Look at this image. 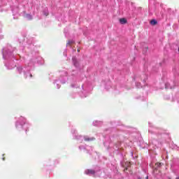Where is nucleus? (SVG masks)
<instances>
[{"mask_svg": "<svg viewBox=\"0 0 179 179\" xmlns=\"http://www.w3.org/2000/svg\"><path fill=\"white\" fill-rule=\"evenodd\" d=\"M29 66H31V64H29L27 68H23L22 67V66H19L18 67H17V71L19 73H22V72H24V78H27L28 76H29V78H31L33 76L31 75V73H30V72H29L30 71V67Z\"/></svg>", "mask_w": 179, "mask_h": 179, "instance_id": "1", "label": "nucleus"}, {"mask_svg": "<svg viewBox=\"0 0 179 179\" xmlns=\"http://www.w3.org/2000/svg\"><path fill=\"white\" fill-rule=\"evenodd\" d=\"M24 124H26V118L20 117V119L16 122L15 127L17 129H22Z\"/></svg>", "mask_w": 179, "mask_h": 179, "instance_id": "2", "label": "nucleus"}, {"mask_svg": "<svg viewBox=\"0 0 179 179\" xmlns=\"http://www.w3.org/2000/svg\"><path fill=\"white\" fill-rule=\"evenodd\" d=\"M76 139H78V141H85L86 142H92V141H94V137H89L87 136H76Z\"/></svg>", "mask_w": 179, "mask_h": 179, "instance_id": "3", "label": "nucleus"}, {"mask_svg": "<svg viewBox=\"0 0 179 179\" xmlns=\"http://www.w3.org/2000/svg\"><path fill=\"white\" fill-rule=\"evenodd\" d=\"M12 57V52H8L5 49L3 50V57L4 59H8V58H10Z\"/></svg>", "mask_w": 179, "mask_h": 179, "instance_id": "4", "label": "nucleus"}, {"mask_svg": "<svg viewBox=\"0 0 179 179\" xmlns=\"http://www.w3.org/2000/svg\"><path fill=\"white\" fill-rule=\"evenodd\" d=\"M85 173L87 174V176H94V174H96V172L92 169H87Z\"/></svg>", "mask_w": 179, "mask_h": 179, "instance_id": "5", "label": "nucleus"}, {"mask_svg": "<svg viewBox=\"0 0 179 179\" xmlns=\"http://www.w3.org/2000/svg\"><path fill=\"white\" fill-rule=\"evenodd\" d=\"M122 166H123V167H124V171H126L127 170H128V169H129V166H131V163L126 162H124V163H122Z\"/></svg>", "mask_w": 179, "mask_h": 179, "instance_id": "6", "label": "nucleus"}, {"mask_svg": "<svg viewBox=\"0 0 179 179\" xmlns=\"http://www.w3.org/2000/svg\"><path fill=\"white\" fill-rule=\"evenodd\" d=\"M24 17L25 19H27V20H31V19H33V17L30 14H24Z\"/></svg>", "mask_w": 179, "mask_h": 179, "instance_id": "7", "label": "nucleus"}, {"mask_svg": "<svg viewBox=\"0 0 179 179\" xmlns=\"http://www.w3.org/2000/svg\"><path fill=\"white\" fill-rule=\"evenodd\" d=\"M6 66L7 67V69H13V68L15 66V64L10 65L9 63L6 64Z\"/></svg>", "mask_w": 179, "mask_h": 179, "instance_id": "8", "label": "nucleus"}, {"mask_svg": "<svg viewBox=\"0 0 179 179\" xmlns=\"http://www.w3.org/2000/svg\"><path fill=\"white\" fill-rule=\"evenodd\" d=\"M73 64L74 66H78V60L76 59V57H73L72 58Z\"/></svg>", "mask_w": 179, "mask_h": 179, "instance_id": "9", "label": "nucleus"}, {"mask_svg": "<svg viewBox=\"0 0 179 179\" xmlns=\"http://www.w3.org/2000/svg\"><path fill=\"white\" fill-rule=\"evenodd\" d=\"M120 22L121 24H125V23H127V19L125 18H121L120 20Z\"/></svg>", "mask_w": 179, "mask_h": 179, "instance_id": "10", "label": "nucleus"}, {"mask_svg": "<svg viewBox=\"0 0 179 179\" xmlns=\"http://www.w3.org/2000/svg\"><path fill=\"white\" fill-rule=\"evenodd\" d=\"M18 13H19V8H15L13 9V13L14 15L17 14Z\"/></svg>", "mask_w": 179, "mask_h": 179, "instance_id": "11", "label": "nucleus"}, {"mask_svg": "<svg viewBox=\"0 0 179 179\" xmlns=\"http://www.w3.org/2000/svg\"><path fill=\"white\" fill-rule=\"evenodd\" d=\"M43 13L45 16H48V8H45L43 11Z\"/></svg>", "mask_w": 179, "mask_h": 179, "instance_id": "12", "label": "nucleus"}, {"mask_svg": "<svg viewBox=\"0 0 179 179\" xmlns=\"http://www.w3.org/2000/svg\"><path fill=\"white\" fill-rule=\"evenodd\" d=\"M101 124V122H100V121H94V122H93V124H94L95 127H97V126L100 125Z\"/></svg>", "mask_w": 179, "mask_h": 179, "instance_id": "13", "label": "nucleus"}, {"mask_svg": "<svg viewBox=\"0 0 179 179\" xmlns=\"http://www.w3.org/2000/svg\"><path fill=\"white\" fill-rule=\"evenodd\" d=\"M150 24L155 26V24H157V21H156L155 20H152L150 21Z\"/></svg>", "mask_w": 179, "mask_h": 179, "instance_id": "14", "label": "nucleus"}, {"mask_svg": "<svg viewBox=\"0 0 179 179\" xmlns=\"http://www.w3.org/2000/svg\"><path fill=\"white\" fill-rule=\"evenodd\" d=\"M80 150H83V149H86L87 150L89 149V147H84L83 145H80L79 147Z\"/></svg>", "mask_w": 179, "mask_h": 179, "instance_id": "15", "label": "nucleus"}, {"mask_svg": "<svg viewBox=\"0 0 179 179\" xmlns=\"http://www.w3.org/2000/svg\"><path fill=\"white\" fill-rule=\"evenodd\" d=\"M68 44H73V41H69L67 43V45Z\"/></svg>", "mask_w": 179, "mask_h": 179, "instance_id": "16", "label": "nucleus"}, {"mask_svg": "<svg viewBox=\"0 0 179 179\" xmlns=\"http://www.w3.org/2000/svg\"><path fill=\"white\" fill-rule=\"evenodd\" d=\"M136 87H138V88L141 87V83H136Z\"/></svg>", "mask_w": 179, "mask_h": 179, "instance_id": "17", "label": "nucleus"}, {"mask_svg": "<svg viewBox=\"0 0 179 179\" xmlns=\"http://www.w3.org/2000/svg\"><path fill=\"white\" fill-rule=\"evenodd\" d=\"M64 81H61V83H65V80H66V77H64Z\"/></svg>", "mask_w": 179, "mask_h": 179, "instance_id": "18", "label": "nucleus"}, {"mask_svg": "<svg viewBox=\"0 0 179 179\" xmlns=\"http://www.w3.org/2000/svg\"><path fill=\"white\" fill-rule=\"evenodd\" d=\"M165 87H166V89H169V84H166Z\"/></svg>", "mask_w": 179, "mask_h": 179, "instance_id": "19", "label": "nucleus"}, {"mask_svg": "<svg viewBox=\"0 0 179 179\" xmlns=\"http://www.w3.org/2000/svg\"><path fill=\"white\" fill-rule=\"evenodd\" d=\"M138 179H142V178H141V177H138ZM145 179H149V176H146Z\"/></svg>", "mask_w": 179, "mask_h": 179, "instance_id": "20", "label": "nucleus"}, {"mask_svg": "<svg viewBox=\"0 0 179 179\" xmlns=\"http://www.w3.org/2000/svg\"><path fill=\"white\" fill-rule=\"evenodd\" d=\"M157 166H158V167H160V166H162V164L161 163L157 164Z\"/></svg>", "mask_w": 179, "mask_h": 179, "instance_id": "21", "label": "nucleus"}, {"mask_svg": "<svg viewBox=\"0 0 179 179\" xmlns=\"http://www.w3.org/2000/svg\"><path fill=\"white\" fill-rule=\"evenodd\" d=\"M57 89H59V85L58 84H57Z\"/></svg>", "mask_w": 179, "mask_h": 179, "instance_id": "22", "label": "nucleus"}, {"mask_svg": "<svg viewBox=\"0 0 179 179\" xmlns=\"http://www.w3.org/2000/svg\"><path fill=\"white\" fill-rule=\"evenodd\" d=\"M166 179H171L170 177H167Z\"/></svg>", "mask_w": 179, "mask_h": 179, "instance_id": "23", "label": "nucleus"}, {"mask_svg": "<svg viewBox=\"0 0 179 179\" xmlns=\"http://www.w3.org/2000/svg\"><path fill=\"white\" fill-rule=\"evenodd\" d=\"M135 79V80H138V79L137 78H134Z\"/></svg>", "mask_w": 179, "mask_h": 179, "instance_id": "24", "label": "nucleus"}, {"mask_svg": "<svg viewBox=\"0 0 179 179\" xmlns=\"http://www.w3.org/2000/svg\"><path fill=\"white\" fill-rule=\"evenodd\" d=\"M176 179H179V177H177Z\"/></svg>", "mask_w": 179, "mask_h": 179, "instance_id": "25", "label": "nucleus"}, {"mask_svg": "<svg viewBox=\"0 0 179 179\" xmlns=\"http://www.w3.org/2000/svg\"><path fill=\"white\" fill-rule=\"evenodd\" d=\"M78 52H79V49L78 50Z\"/></svg>", "mask_w": 179, "mask_h": 179, "instance_id": "26", "label": "nucleus"}]
</instances>
